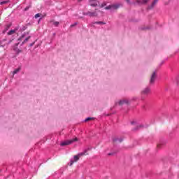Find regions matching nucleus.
I'll use <instances>...</instances> for the list:
<instances>
[{"mask_svg":"<svg viewBox=\"0 0 179 179\" xmlns=\"http://www.w3.org/2000/svg\"><path fill=\"white\" fill-rule=\"evenodd\" d=\"M78 139L76 137L71 140H66V141H63L61 143V146H68V145H71V144L73 143V142H78Z\"/></svg>","mask_w":179,"mask_h":179,"instance_id":"1","label":"nucleus"},{"mask_svg":"<svg viewBox=\"0 0 179 179\" xmlns=\"http://www.w3.org/2000/svg\"><path fill=\"white\" fill-rule=\"evenodd\" d=\"M87 152V150H85L83 152H81V153L78 154V155H75L74 161L71 160L70 162V166H72V164H73V163H75V162H78V160H79V158L80 157V156H85V155H86Z\"/></svg>","mask_w":179,"mask_h":179,"instance_id":"2","label":"nucleus"},{"mask_svg":"<svg viewBox=\"0 0 179 179\" xmlns=\"http://www.w3.org/2000/svg\"><path fill=\"white\" fill-rule=\"evenodd\" d=\"M83 15H85L86 16H90V17H96V16H97V13L96 11L94 12L88 11L87 13H84Z\"/></svg>","mask_w":179,"mask_h":179,"instance_id":"3","label":"nucleus"},{"mask_svg":"<svg viewBox=\"0 0 179 179\" xmlns=\"http://www.w3.org/2000/svg\"><path fill=\"white\" fill-rule=\"evenodd\" d=\"M90 6L96 7L99 3H100V1L99 0H90Z\"/></svg>","mask_w":179,"mask_h":179,"instance_id":"4","label":"nucleus"},{"mask_svg":"<svg viewBox=\"0 0 179 179\" xmlns=\"http://www.w3.org/2000/svg\"><path fill=\"white\" fill-rule=\"evenodd\" d=\"M149 93H150V87H147L142 91L141 94L143 96H148Z\"/></svg>","mask_w":179,"mask_h":179,"instance_id":"5","label":"nucleus"},{"mask_svg":"<svg viewBox=\"0 0 179 179\" xmlns=\"http://www.w3.org/2000/svg\"><path fill=\"white\" fill-rule=\"evenodd\" d=\"M155 80H156V72H154L152 74L151 78L150 80V85H153V83H155Z\"/></svg>","mask_w":179,"mask_h":179,"instance_id":"6","label":"nucleus"},{"mask_svg":"<svg viewBox=\"0 0 179 179\" xmlns=\"http://www.w3.org/2000/svg\"><path fill=\"white\" fill-rule=\"evenodd\" d=\"M11 26H12V23L6 24L4 27V30L2 31L3 34H5V33H6L9 30V29H10Z\"/></svg>","mask_w":179,"mask_h":179,"instance_id":"7","label":"nucleus"},{"mask_svg":"<svg viewBox=\"0 0 179 179\" xmlns=\"http://www.w3.org/2000/svg\"><path fill=\"white\" fill-rule=\"evenodd\" d=\"M19 30V27H15L13 30H10L8 32V36H12V34H15L16 31Z\"/></svg>","mask_w":179,"mask_h":179,"instance_id":"8","label":"nucleus"},{"mask_svg":"<svg viewBox=\"0 0 179 179\" xmlns=\"http://www.w3.org/2000/svg\"><path fill=\"white\" fill-rule=\"evenodd\" d=\"M129 103V101H128V99H123V100H120L118 102L119 106H122L123 104H128Z\"/></svg>","mask_w":179,"mask_h":179,"instance_id":"9","label":"nucleus"},{"mask_svg":"<svg viewBox=\"0 0 179 179\" xmlns=\"http://www.w3.org/2000/svg\"><path fill=\"white\" fill-rule=\"evenodd\" d=\"M148 1L149 0H136L135 3H136L137 5H141V3H148Z\"/></svg>","mask_w":179,"mask_h":179,"instance_id":"10","label":"nucleus"},{"mask_svg":"<svg viewBox=\"0 0 179 179\" xmlns=\"http://www.w3.org/2000/svg\"><path fill=\"white\" fill-rule=\"evenodd\" d=\"M158 1L159 0H154L152 5L150 7H148V9H152V8H153L156 5V3H157Z\"/></svg>","mask_w":179,"mask_h":179,"instance_id":"11","label":"nucleus"},{"mask_svg":"<svg viewBox=\"0 0 179 179\" xmlns=\"http://www.w3.org/2000/svg\"><path fill=\"white\" fill-rule=\"evenodd\" d=\"M113 142H122V138H118L117 137H114L113 139Z\"/></svg>","mask_w":179,"mask_h":179,"instance_id":"12","label":"nucleus"},{"mask_svg":"<svg viewBox=\"0 0 179 179\" xmlns=\"http://www.w3.org/2000/svg\"><path fill=\"white\" fill-rule=\"evenodd\" d=\"M120 6H121V4H120V3L113 4V10L115 9H118V8H120Z\"/></svg>","mask_w":179,"mask_h":179,"instance_id":"13","label":"nucleus"},{"mask_svg":"<svg viewBox=\"0 0 179 179\" xmlns=\"http://www.w3.org/2000/svg\"><path fill=\"white\" fill-rule=\"evenodd\" d=\"M94 24H106V22L99 21V22H94Z\"/></svg>","mask_w":179,"mask_h":179,"instance_id":"14","label":"nucleus"},{"mask_svg":"<svg viewBox=\"0 0 179 179\" xmlns=\"http://www.w3.org/2000/svg\"><path fill=\"white\" fill-rule=\"evenodd\" d=\"M20 67L16 69L13 72V75H15V74L17 73V72H20Z\"/></svg>","mask_w":179,"mask_h":179,"instance_id":"15","label":"nucleus"},{"mask_svg":"<svg viewBox=\"0 0 179 179\" xmlns=\"http://www.w3.org/2000/svg\"><path fill=\"white\" fill-rule=\"evenodd\" d=\"M6 3H9V0L3 1L0 3V5H5Z\"/></svg>","mask_w":179,"mask_h":179,"instance_id":"16","label":"nucleus"},{"mask_svg":"<svg viewBox=\"0 0 179 179\" xmlns=\"http://www.w3.org/2000/svg\"><path fill=\"white\" fill-rule=\"evenodd\" d=\"M93 120H94V118L93 117H87V119H85V122H87L89 121H93Z\"/></svg>","mask_w":179,"mask_h":179,"instance_id":"17","label":"nucleus"},{"mask_svg":"<svg viewBox=\"0 0 179 179\" xmlns=\"http://www.w3.org/2000/svg\"><path fill=\"white\" fill-rule=\"evenodd\" d=\"M29 40H30V36H28L27 38H26L24 41L22 42V44H24V43H27V41H29Z\"/></svg>","mask_w":179,"mask_h":179,"instance_id":"18","label":"nucleus"},{"mask_svg":"<svg viewBox=\"0 0 179 179\" xmlns=\"http://www.w3.org/2000/svg\"><path fill=\"white\" fill-rule=\"evenodd\" d=\"M53 24H54V26H55V27H58V26H59V22L55 21L53 22Z\"/></svg>","mask_w":179,"mask_h":179,"instance_id":"19","label":"nucleus"},{"mask_svg":"<svg viewBox=\"0 0 179 179\" xmlns=\"http://www.w3.org/2000/svg\"><path fill=\"white\" fill-rule=\"evenodd\" d=\"M40 16H41V14L37 13V14L35 15V19H38V17H40Z\"/></svg>","mask_w":179,"mask_h":179,"instance_id":"20","label":"nucleus"},{"mask_svg":"<svg viewBox=\"0 0 179 179\" xmlns=\"http://www.w3.org/2000/svg\"><path fill=\"white\" fill-rule=\"evenodd\" d=\"M75 26H78V23L75 22L74 24L71 25V27H75Z\"/></svg>","mask_w":179,"mask_h":179,"instance_id":"21","label":"nucleus"},{"mask_svg":"<svg viewBox=\"0 0 179 179\" xmlns=\"http://www.w3.org/2000/svg\"><path fill=\"white\" fill-rule=\"evenodd\" d=\"M142 127H143V125H138L137 126V128L134 129L135 131H136V129H138L139 128H142Z\"/></svg>","mask_w":179,"mask_h":179,"instance_id":"22","label":"nucleus"},{"mask_svg":"<svg viewBox=\"0 0 179 179\" xmlns=\"http://www.w3.org/2000/svg\"><path fill=\"white\" fill-rule=\"evenodd\" d=\"M111 6H106V7L105 8V9H107V10L111 9Z\"/></svg>","mask_w":179,"mask_h":179,"instance_id":"23","label":"nucleus"},{"mask_svg":"<svg viewBox=\"0 0 179 179\" xmlns=\"http://www.w3.org/2000/svg\"><path fill=\"white\" fill-rule=\"evenodd\" d=\"M106 3H103L101 4V8H104V6H106Z\"/></svg>","mask_w":179,"mask_h":179,"instance_id":"24","label":"nucleus"},{"mask_svg":"<svg viewBox=\"0 0 179 179\" xmlns=\"http://www.w3.org/2000/svg\"><path fill=\"white\" fill-rule=\"evenodd\" d=\"M22 38H24V34H23L22 36H21V37L20 38V40H22Z\"/></svg>","mask_w":179,"mask_h":179,"instance_id":"25","label":"nucleus"},{"mask_svg":"<svg viewBox=\"0 0 179 179\" xmlns=\"http://www.w3.org/2000/svg\"><path fill=\"white\" fill-rule=\"evenodd\" d=\"M27 29V27H23L22 30L24 31V30H26Z\"/></svg>","mask_w":179,"mask_h":179,"instance_id":"26","label":"nucleus"},{"mask_svg":"<svg viewBox=\"0 0 179 179\" xmlns=\"http://www.w3.org/2000/svg\"><path fill=\"white\" fill-rule=\"evenodd\" d=\"M136 124V122H131V125H134V124Z\"/></svg>","mask_w":179,"mask_h":179,"instance_id":"27","label":"nucleus"},{"mask_svg":"<svg viewBox=\"0 0 179 179\" xmlns=\"http://www.w3.org/2000/svg\"><path fill=\"white\" fill-rule=\"evenodd\" d=\"M24 10H29V6H27L24 9Z\"/></svg>","mask_w":179,"mask_h":179,"instance_id":"28","label":"nucleus"},{"mask_svg":"<svg viewBox=\"0 0 179 179\" xmlns=\"http://www.w3.org/2000/svg\"><path fill=\"white\" fill-rule=\"evenodd\" d=\"M30 45L32 47V45H34V43H31Z\"/></svg>","mask_w":179,"mask_h":179,"instance_id":"29","label":"nucleus"},{"mask_svg":"<svg viewBox=\"0 0 179 179\" xmlns=\"http://www.w3.org/2000/svg\"><path fill=\"white\" fill-rule=\"evenodd\" d=\"M126 1H127V3H130L129 0H126Z\"/></svg>","mask_w":179,"mask_h":179,"instance_id":"30","label":"nucleus"},{"mask_svg":"<svg viewBox=\"0 0 179 179\" xmlns=\"http://www.w3.org/2000/svg\"><path fill=\"white\" fill-rule=\"evenodd\" d=\"M111 155H112L111 153H109L108 154V156H111Z\"/></svg>","mask_w":179,"mask_h":179,"instance_id":"31","label":"nucleus"},{"mask_svg":"<svg viewBox=\"0 0 179 179\" xmlns=\"http://www.w3.org/2000/svg\"><path fill=\"white\" fill-rule=\"evenodd\" d=\"M89 150H90V149H88ZM88 150H87V152L88 151Z\"/></svg>","mask_w":179,"mask_h":179,"instance_id":"32","label":"nucleus"},{"mask_svg":"<svg viewBox=\"0 0 179 179\" xmlns=\"http://www.w3.org/2000/svg\"><path fill=\"white\" fill-rule=\"evenodd\" d=\"M0 44H1V41H0Z\"/></svg>","mask_w":179,"mask_h":179,"instance_id":"33","label":"nucleus"}]
</instances>
